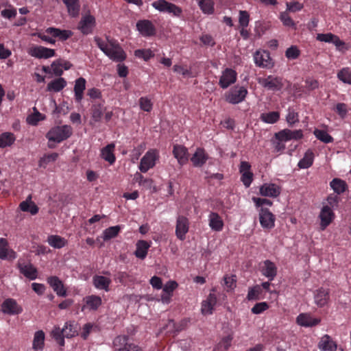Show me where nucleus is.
Returning a JSON list of instances; mask_svg holds the SVG:
<instances>
[{
    "label": "nucleus",
    "mask_w": 351,
    "mask_h": 351,
    "mask_svg": "<svg viewBox=\"0 0 351 351\" xmlns=\"http://www.w3.org/2000/svg\"><path fill=\"white\" fill-rule=\"evenodd\" d=\"M319 217L321 220L320 228L324 230L335 219V213L329 206H324L320 211Z\"/></svg>",
    "instance_id": "9d476101"
},
{
    "label": "nucleus",
    "mask_w": 351,
    "mask_h": 351,
    "mask_svg": "<svg viewBox=\"0 0 351 351\" xmlns=\"http://www.w3.org/2000/svg\"><path fill=\"white\" fill-rule=\"evenodd\" d=\"M110 59L116 62H122L126 58L124 51L119 45H112L106 53Z\"/></svg>",
    "instance_id": "a211bd4d"
},
{
    "label": "nucleus",
    "mask_w": 351,
    "mask_h": 351,
    "mask_svg": "<svg viewBox=\"0 0 351 351\" xmlns=\"http://www.w3.org/2000/svg\"><path fill=\"white\" fill-rule=\"evenodd\" d=\"M47 282L58 296L65 297L66 295V290L58 277L50 276L47 278Z\"/></svg>",
    "instance_id": "f3484780"
},
{
    "label": "nucleus",
    "mask_w": 351,
    "mask_h": 351,
    "mask_svg": "<svg viewBox=\"0 0 351 351\" xmlns=\"http://www.w3.org/2000/svg\"><path fill=\"white\" fill-rule=\"evenodd\" d=\"M91 117L95 122H99L104 113V108L101 104H94L91 106Z\"/></svg>",
    "instance_id": "a19ab883"
},
{
    "label": "nucleus",
    "mask_w": 351,
    "mask_h": 351,
    "mask_svg": "<svg viewBox=\"0 0 351 351\" xmlns=\"http://www.w3.org/2000/svg\"><path fill=\"white\" fill-rule=\"evenodd\" d=\"M66 86V81L63 77H58L50 82L47 86V91L60 92Z\"/></svg>",
    "instance_id": "72a5a7b5"
},
{
    "label": "nucleus",
    "mask_w": 351,
    "mask_h": 351,
    "mask_svg": "<svg viewBox=\"0 0 351 351\" xmlns=\"http://www.w3.org/2000/svg\"><path fill=\"white\" fill-rule=\"evenodd\" d=\"M29 55L38 59H47L55 56L54 49L47 48L43 46H34L28 51Z\"/></svg>",
    "instance_id": "20e7f679"
},
{
    "label": "nucleus",
    "mask_w": 351,
    "mask_h": 351,
    "mask_svg": "<svg viewBox=\"0 0 351 351\" xmlns=\"http://www.w3.org/2000/svg\"><path fill=\"white\" fill-rule=\"evenodd\" d=\"M296 322L300 326L311 327L317 325L320 322V319L313 318L306 313H301L298 316Z\"/></svg>",
    "instance_id": "4be33fe9"
},
{
    "label": "nucleus",
    "mask_w": 351,
    "mask_h": 351,
    "mask_svg": "<svg viewBox=\"0 0 351 351\" xmlns=\"http://www.w3.org/2000/svg\"><path fill=\"white\" fill-rule=\"evenodd\" d=\"M73 134L72 128L68 125L62 126H56L52 128L46 134L49 141L55 143H60L68 138Z\"/></svg>",
    "instance_id": "f257e3e1"
},
{
    "label": "nucleus",
    "mask_w": 351,
    "mask_h": 351,
    "mask_svg": "<svg viewBox=\"0 0 351 351\" xmlns=\"http://www.w3.org/2000/svg\"><path fill=\"white\" fill-rule=\"evenodd\" d=\"M255 64L263 68L270 69L274 66V62L270 57V54L267 51H257L254 55Z\"/></svg>",
    "instance_id": "423d86ee"
},
{
    "label": "nucleus",
    "mask_w": 351,
    "mask_h": 351,
    "mask_svg": "<svg viewBox=\"0 0 351 351\" xmlns=\"http://www.w3.org/2000/svg\"><path fill=\"white\" fill-rule=\"evenodd\" d=\"M47 241L49 244L55 248H62L66 243V240L58 235H50L48 237Z\"/></svg>",
    "instance_id": "37998d69"
},
{
    "label": "nucleus",
    "mask_w": 351,
    "mask_h": 351,
    "mask_svg": "<svg viewBox=\"0 0 351 351\" xmlns=\"http://www.w3.org/2000/svg\"><path fill=\"white\" fill-rule=\"evenodd\" d=\"M261 293V289L259 286H255L251 288L247 293V299L249 300H258V295Z\"/></svg>",
    "instance_id": "0e129e2a"
},
{
    "label": "nucleus",
    "mask_w": 351,
    "mask_h": 351,
    "mask_svg": "<svg viewBox=\"0 0 351 351\" xmlns=\"http://www.w3.org/2000/svg\"><path fill=\"white\" fill-rule=\"evenodd\" d=\"M250 21V15L247 11L239 12V23L242 27H246L248 26Z\"/></svg>",
    "instance_id": "e2e57ef3"
},
{
    "label": "nucleus",
    "mask_w": 351,
    "mask_h": 351,
    "mask_svg": "<svg viewBox=\"0 0 351 351\" xmlns=\"http://www.w3.org/2000/svg\"><path fill=\"white\" fill-rule=\"evenodd\" d=\"M223 280L227 287V291L232 290L236 287L237 277L235 275H231L230 276H226Z\"/></svg>",
    "instance_id": "bf43d9fd"
},
{
    "label": "nucleus",
    "mask_w": 351,
    "mask_h": 351,
    "mask_svg": "<svg viewBox=\"0 0 351 351\" xmlns=\"http://www.w3.org/2000/svg\"><path fill=\"white\" fill-rule=\"evenodd\" d=\"M134 55L139 58H143L145 61H147L151 58L154 56V53L149 49H137L134 51Z\"/></svg>",
    "instance_id": "864d4df0"
},
{
    "label": "nucleus",
    "mask_w": 351,
    "mask_h": 351,
    "mask_svg": "<svg viewBox=\"0 0 351 351\" xmlns=\"http://www.w3.org/2000/svg\"><path fill=\"white\" fill-rule=\"evenodd\" d=\"M18 268L25 277L29 280H35L38 276V270L32 263H22L19 262Z\"/></svg>",
    "instance_id": "dca6fc26"
},
{
    "label": "nucleus",
    "mask_w": 351,
    "mask_h": 351,
    "mask_svg": "<svg viewBox=\"0 0 351 351\" xmlns=\"http://www.w3.org/2000/svg\"><path fill=\"white\" fill-rule=\"evenodd\" d=\"M136 29L145 37L153 36L156 34V27L149 20H140L136 23Z\"/></svg>",
    "instance_id": "0eeeda50"
},
{
    "label": "nucleus",
    "mask_w": 351,
    "mask_h": 351,
    "mask_svg": "<svg viewBox=\"0 0 351 351\" xmlns=\"http://www.w3.org/2000/svg\"><path fill=\"white\" fill-rule=\"evenodd\" d=\"M336 112L341 119H344L348 112L347 105L344 103H338L336 106Z\"/></svg>",
    "instance_id": "774afa93"
},
{
    "label": "nucleus",
    "mask_w": 351,
    "mask_h": 351,
    "mask_svg": "<svg viewBox=\"0 0 351 351\" xmlns=\"http://www.w3.org/2000/svg\"><path fill=\"white\" fill-rule=\"evenodd\" d=\"M20 208L24 212H29L32 215H36L38 212V207L33 202L23 201L20 204Z\"/></svg>",
    "instance_id": "49530a36"
},
{
    "label": "nucleus",
    "mask_w": 351,
    "mask_h": 351,
    "mask_svg": "<svg viewBox=\"0 0 351 351\" xmlns=\"http://www.w3.org/2000/svg\"><path fill=\"white\" fill-rule=\"evenodd\" d=\"M114 145L113 143L108 144L101 149V157L110 164H112L115 161V156L113 153Z\"/></svg>",
    "instance_id": "f704fd0d"
},
{
    "label": "nucleus",
    "mask_w": 351,
    "mask_h": 351,
    "mask_svg": "<svg viewBox=\"0 0 351 351\" xmlns=\"http://www.w3.org/2000/svg\"><path fill=\"white\" fill-rule=\"evenodd\" d=\"M217 303V298L215 294L210 293L207 299L202 302V313L204 315L211 314L213 306Z\"/></svg>",
    "instance_id": "c85d7f7f"
},
{
    "label": "nucleus",
    "mask_w": 351,
    "mask_h": 351,
    "mask_svg": "<svg viewBox=\"0 0 351 351\" xmlns=\"http://www.w3.org/2000/svg\"><path fill=\"white\" fill-rule=\"evenodd\" d=\"M247 93V91L243 86L235 87L226 95V101L232 104H239L245 99Z\"/></svg>",
    "instance_id": "39448f33"
},
{
    "label": "nucleus",
    "mask_w": 351,
    "mask_h": 351,
    "mask_svg": "<svg viewBox=\"0 0 351 351\" xmlns=\"http://www.w3.org/2000/svg\"><path fill=\"white\" fill-rule=\"evenodd\" d=\"M173 154L180 165H185L189 160L188 149L184 145H175L173 149Z\"/></svg>",
    "instance_id": "2eb2a0df"
},
{
    "label": "nucleus",
    "mask_w": 351,
    "mask_h": 351,
    "mask_svg": "<svg viewBox=\"0 0 351 351\" xmlns=\"http://www.w3.org/2000/svg\"><path fill=\"white\" fill-rule=\"evenodd\" d=\"M77 335V331L73 325L70 323H66L64 328H63V337L66 338H71Z\"/></svg>",
    "instance_id": "5fc2aeb1"
},
{
    "label": "nucleus",
    "mask_w": 351,
    "mask_h": 351,
    "mask_svg": "<svg viewBox=\"0 0 351 351\" xmlns=\"http://www.w3.org/2000/svg\"><path fill=\"white\" fill-rule=\"evenodd\" d=\"M300 55V51L296 46H291L285 51V56L289 59L295 60Z\"/></svg>",
    "instance_id": "4d7b16f0"
},
{
    "label": "nucleus",
    "mask_w": 351,
    "mask_h": 351,
    "mask_svg": "<svg viewBox=\"0 0 351 351\" xmlns=\"http://www.w3.org/2000/svg\"><path fill=\"white\" fill-rule=\"evenodd\" d=\"M51 66L52 72L56 76L60 77L62 75L63 70L62 69V67H61L60 60H56V61L53 62Z\"/></svg>",
    "instance_id": "69168bd1"
},
{
    "label": "nucleus",
    "mask_w": 351,
    "mask_h": 351,
    "mask_svg": "<svg viewBox=\"0 0 351 351\" xmlns=\"http://www.w3.org/2000/svg\"><path fill=\"white\" fill-rule=\"evenodd\" d=\"M258 82L264 88L274 91L280 90L283 87L282 78L272 75H269L265 78H258Z\"/></svg>",
    "instance_id": "7ed1b4c3"
},
{
    "label": "nucleus",
    "mask_w": 351,
    "mask_h": 351,
    "mask_svg": "<svg viewBox=\"0 0 351 351\" xmlns=\"http://www.w3.org/2000/svg\"><path fill=\"white\" fill-rule=\"evenodd\" d=\"M93 283L97 289L108 291L111 280L103 276L95 275L93 276Z\"/></svg>",
    "instance_id": "a878e982"
},
{
    "label": "nucleus",
    "mask_w": 351,
    "mask_h": 351,
    "mask_svg": "<svg viewBox=\"0 0 351 351\" xmlns=\"http://www.w3.org/2000/svg\"><path fill=\"white\" fill-rule=\"evenodd\" d=\"M120 230L121 227L119 226H111L106 228L103 232V239L108 241L116 237L119 234Z\"/></svg>",
    "instance_id": "a18cd8bd"
},
{
    "label": "nucleus",
    "mask_w": 351,
    "mask_h": 351,
    "mask_svg": "<svg viewBox=\"0 0 351 351\" xmlns=\"http://www.w3.org/2000/svg\"><path fill=\"white\" fill-rule=\"evenodd\" d=\"M16 138L13 133L4 132L0 135V148L11 146Z\"/></svg>",
    "instance_id": "58836bf2"
},
{
    "label": "nucleus",
    "mask_w": 351,
    "mask_h": 351,
    "mask_svg": "<svg viewBox=\"0 0 351 351\" xmlns=\"http://www.w3.org/2000/svg\"><path fill=\"white\" fill-rule=\"evenodd\" d=\"M152 6L160 12H167L175 16H180L182 13L181 8L166 0L154 1L152 3Z\"/></svg>",
    "instance_id": "f03ea898"
},
{
    "label": "nucleus",
    "mask_w": 351,
    "mask_h": 351,
    "mask_svg": "<svg viewBox=\"0 0 351 351\" xmlns=\"http://www.w3.org/2000/svg\"><path fill=\"white\" fill-rule=\"evenodd\" d=\"M86 88V80L84 77H79L75 82L74 93L75 100L81 101L83 98L84 91Z\"/></svg>",
    "instance_id": "cd10ccee"
},
{
    "label": "nucleus",
    "mask_w": 351,
    "mask_h": 351,
    "mask_svg": "<svg viewBox=\"0 0 351 351\" xmlns=\"http://www.w3.org/2000/svg\"><path fill=\"white\" fill-rule=\"evenodd\" d=\"M280 114L278 112H270L268 113H263L261 115V119L263 121L267 123H275L278 121Z\"/></svg>",
    "instance_id": "de8ad7c7"
},
{
    "label": "nucleus",
    "mask_w": 351,
    "mask_h": 351,
    "mask_svg": "<svg viewBox=\"0 0 351 351\" xmlns=\"http://www.w3.org/2000/svg\"><path fill=\"white\" fill-rule=\"evenodd\" d=\"M45 119V115L42 114L38 111H36L27 117V122L29 125H36L40 121L44 120Z\"/></svg>",
    "instance_id": "3c124183"
},
{
    "label": "nucleus",
    "mask_w": 351,
    "mask_h": 351,
    "mask_svg": "<svg viewBox=\"0 0 351 351\" xmlns=\"http://www.w3.org/2000/svg\"><path fill=\"white\" fill-rule=\"evenodd\" d=\"M330 185L333 191L339 195L345 192L348 189L346 182L339 178H334Z\"/></svg>",
    "instance_id": "4c0bfd02"
},
{
    "label": "nucleus",
    "mask_w": 351,
    "mask_h": 351,
    "mask_svg": "<svg viewBox=\"0 0 351 351\" xmlns=\"http://www.w3.org/2000/svg\"><path fill=\"white\" fill-rule=\"evenodd\" d=\"M87 306L91 310H97L101 305V298L98 295H89L86 298Z\"/></svg>",
    "instance_id": "79ce46f5"
},
{
    "label": "nucleus",
    "mask_w": 351,
    "mask_h": 351,
    "mask_svg": "<svg viewBox=\"0 0 351 351\" xmlns=\"http://www.w3.org/2000/svg\"><path fill=\"white\" fill-rule=\"evenodd\" d=\"M45 32L53 37L58 38L62 41L67 40L73 35V32L71 30H62L56 27H48Z\"/></svg>",
    "instance_id": "b1692460"
},
{
    "label": "nucleus",
    "mask_w": 351,
    "mask_h": 351,
    "mask_svg": "<svg viewBox=\"0 0 351 351\" xmlns=\"http://www.w3.org/2000/svg\"><path fill=\"white\" fill-rule=\"evenodd\" d=\"M155 154L152 152H147L146 154L141 158L139 169L141 172H147L150 168L155 165Z\"/></svg>",
    "instance_id": "412c9836"
},
{
    "label": "nucleus",
    "mask_w": 351,
    "mask_h": 351,
    "mask_svg": "<svg viewBox=\"0 0 351 351\" xmlns=\"http://www.w3.org/2000/svg\"><path fill=\"white\" fill-rule=\"evenodd\" d=\"M276 138L280 141H287L291 139L298 140L302 138L303 134L301 130L292 131L285 129L275 134Z\"/></svg>",
    "instance_id": "9b49d317"
},
{
    "label": "nucleus",
    "mask_w": 351,
    "mask_h": 351,
    "mask_svg": "<svg viewBox=\"0 0 351 351\" xmlns=\"http://www.w3.org/2000/svg\"><path fill=\"white\" fill-rule=\"evenodd\" d=\"M51 335L54 338L60 346L64 345V340L63 337V328L61 330L60 328H55L52 332Z\"/></svg>",
    "instance_id": "6e6d98bb"
},
{
    "label": "nucleus",
    "mask_w": 351,
    "mask_h": 351,
    "mask_svg": "<svg viewBox=\"0 0 351 351\" xmlns=\"http://www.w3.org/2000/svg\"><path fill=\"white\" fill-rule=\"evenodd\" d=\"M329 290L320 288L315 296V303L320 307L325 306L329 300Z\"/></svg>",
    "instance_id": "2f4dec72"
},
{
    "label": "nucleus",
    "mask_w": 351,
    "mask_h": 351,
    "mask_svg": "<svg viewBox=\"0 0 351 351\" xmlns=\"http://www.w3.org/2000/svg\"><path fill=\"white\" fill-rule=\"evenodd\" d=\"M233 337L231 335H229L222 339V340L219 343L217 349L219 351H228L229 348L231 346V341Z\"/></svg>",
    "instance_id": "603ef678"
},
{
    "label": "nucleus",
    "mask_w": 351,
    "mask_h": 351,
    "mask_svg": "<svg viewBox=\"0 0 351 351\" xmlns=\"http://www.w3.org/2000/svg\"><path fill=\"white\" fill-rule=\"evenodd\" d=\"M202 11L206 14L214 13L215 3L213 0H197Z\"/></svg>",
    "instance_id": "ea45409f"
},
{
    "label": "nucleus",
    "mask_w": 351,
    "mask_h": 351,
    "mask_svg": "<svg viewBox=\"0 0 351 351\" xmlns=\"http://www.w3.org/2000/svg\"><path fill=\"white\" fill-rule=\"evenodd\" d=\"M314 134L317 139L325 143H329L333 141V138L325 130L315 129Z\"/></svg>",
    "instance_id": "09e8293b"
},
{
    "label": "nucleus",
    "mask_w": 351,
    "mask_h": 351,
    "mask_svg": "<svg viewBox=\"0 0 351 351\" xmlns=\"http://www.w3.org/2000/svg\"><path fill=\"white\" fill-rule=\"evenodd\" d=\"M237 80V73L231 69H226L219 79V85L222 88H226Z\"/></svg>",
    "instance_id": "4468645a"
},
{
    "label": "nucleus",
    "mask_w": 351,
    "mask_h": 351,
    "mask_svg": "<svg viewBox=\"0 0 351 351\" xmlns=\"http://www.w3.org/2000/svg\"><path fill=\"white\" fill-rule=\"evenodd\" d=\"M337 77L345 84L351 85V72L349 69L343 68L337 73Z\"/></svg>",
    "instance_id": "8fccbe9b"
},
{
    "label": "nucleus",
    "mask_w": 351,
    "mask_h": 351,
    "mask_svg": "<svg viewBox=\"0 0 351 351\" xmlns=\"http://www.w3.org/2000/svg\"><path fill=\"white\" fill-rule=\"evenodd\" d=\"M251 165L248 162H241L239 171L241 173V181L246 187H249L253 180V173L250 171Z\"/></svg>",
    "instance_id": "f8f14e48"
},
{
    "label": "nucleus",
    "mask_w": 351,
    "mask_h": 351,
    "mask_svg": "<svg viewBox=\"0 0 351 351\" xmlns=\"http://www.w3.org/2000/svg\"><path fill=\"white\" fill-rule=\"evenodd\" d=\"M280 18L285 26L292 27L294 29H296L295 23L287 12H285L281 13Z\"/></svg>",
    "instance_id": "13d9d810"
},
{
    "label": "nucleus",
    "mask_w": 351,
    "mask_h": 351,
    "mask_svg": "<svg viewBox=\"0 0 351 351\" xmlns=\"http://www.w3.org/2000/svg\"><path fill=\"white\" fill-rule=\"evenodd\" d=\"M139 105L141 110L150 112L152 109V103L147 97H141L139 99Z\"/></svg>",
    "instance_id": "052dcab7"
},
{
    "label": "nucleus",
    "mask_w": 351,
    "mask_h": 351,
    "mask_svg": "<svg viewBox=\"0 0 351 351\" xmlns=\"http://www.w3.org/2000/svg\"><path fill=\"white\" fill-rule=\"evenodd\" d=\"M313 159L314 154L313 151L308 149L304 157L299 161L298 166L300 169H307L313 165Z\"/></svg>",
    "instance_id": "c9c22d12"
},
{
    "label": "nucleus",
    "mask_w": 351,
    "mask_h": 351,
    "mask_svg": "<svg viewBox=\"0 0 351 351\" xmlns=\"http://www.w3.org/2000/svg\"><path fill=\"white\" fill-rule=\"evenodd\" d=\"M1 311L4 314L18 315L23 311V308L16 301L12 298L5 300L1 304Z\"/></svg>",
    "instance_id": "6e6552de"
},
{
    "label": "nucleus",
    "mask_w": 351,
    "mask_h": 351,
    "mask_svg": "<svg viewBox=\"0 0 351 351\" xmlns=\"http://www.w3.org/2000/svg\"><path fill=\"white\" fill-rule=\"evenodd\" d=\"M128 337L125 335L118 336L113 341V346L117 351H130L129 346L132 344L128 343Z\"/></svg>",
    "instance_id": "c756f323"
},
{
    "label": "nucleus",
    "mask_w": 351,
    "mask_h": 351,
    "mask_svg": "<svg viewBox=\"0 0 351 351\" xmlns=\"http://www.w3.org/2000/svg\"><path fill=\"white\" fill-rule=\"evenodd\" d=\"M8 242L4 238L0 239V258L5 259L8 257Z\"/></svg>",
    "instance_id": "680f3d73"
},
{
    "label": "nucleus",
    "mask_w": 351,
    "mask_h": 351,
    "mask_svg": "<svg viewBox=\"0 0 351 351\" xmlns=\"http://www.w3.org/2000/svg\"><path fill=\"white\" fill-rule=\"evenodd\" d=\"M269 308V305L267 303L263 302L256 304L254 307L252 308V312L254 314H259L265 311Z\"/></svg>",
    "instance_id": "338daca9"
},
{
    "label": "nucleus",
    "mask_w": 351,
    "mask_h": 351,
    "mask_svg": "<svg viewBox=\"0 0 351 351\" xmlns=\"http://www.w3.org/2000/svg\"><path fill=\"white\" fill-rule=\"evenodd\" d=\"M136 249L134 252V255L136 257L143 260L145 258L149 248L150 247V244L144 240H139L136 244Z\"/></svg>",
    "instance_id": "bb28decb"
},
{
    "label": "nucleus",
    "mask_w": 351,
    "mask_h": 351,
    "mask_svg": "<svg viewBox=\"0 0 351 351\" xmlns=\"http://www.w3.org/2000/svg\"><path fill=\"white\" fill-rule=\"evenodd\" d=\"M45 333L43 330L35 332L33 341V348L35 350H43L44 347Z\"/></svg>",
    "instance_id": "c03bdc74"
},
{
    "label": "nucleus",
    "mask_w": 351,
    "mask_h": 351,
    "mask_svg": "<svg viewBox=\"0 0 351 351\" xmlns=\"http://www.w3.org/2000/svg\"><path fill=\"white\" fill-rule=\"evenodd\" d=\"M277 274V267L275 264L269 260L264 262V267L263 269V274L272 280Z\"/></svg>",
    "instance_id": "7c9ffc66"
},
{
    "label": "nucleus",
    "mask_w": 351,
    "mask_h": 351,
    "mask_svg": "<svg viewBox=\"0 0 351 351\" xmlns=\"http://www.w3.org/2000/svg\"><path fill=\"white\" fill-rule=\"evenodd\" d=\"M259 221L263 228L271 229L274 226L275 216L269 209L261 208L259 210Z\"/></svg>",
    "instance_id": "1a4fd4ad"
},
{
    "label": "nucleus",
    "mask_w": 351,
    "mask_h": 351,
    "mask_svg": "<svg viewBox=\"0 0 351 351\" xmlns=\"http://www.w3.org/2000/svg\"><path fill=\"white\" fill-rule=\"evenodd\" d=\"M189 220L184 216H178L176 221V234L180 240L185 239V235L189 231Z\"/></svg>",
    "instance_id": "ddd939ff"
},
{
    "label": "nucleus",
    "mask_w": 351,
    "mask_h": 351,
    "mask_svg": "<svg viewBox=\"0 0 351 351\" xmlns=\"http://www.w3.org/2000/svg\"><path fill=\"white\" fill-rule=\"evenodd\" d=\"M64 3L67 8L69 14L75 17L79 14L80 5L79 0H63Z\"/></svg>",
    "instance_id": "e433bc0d"
},
{
    "label": "nucleus",
    "mask_w": 351,
    "mask_h": 351,
    "mask_svg": "<svg viewBox=\"0 0 351 351\" xmlns=\"http://www.w3.org/2000/svg\"><path fill=\"white\" fill-rule=\"evenodd\" d=\"M319 348L323 351H336L337 344L331 340L328 335H325L319 343Z\"/></svg>",
    "instance_id": "473e14b6"
},
{
    "label": "nucleus",
    "mask_w": 351,
    "mask_h": 351,
    "mask_svg": "<svg viewBox=\"0 0 351 351\" xmlns=\"http://www.w3.org/2000/svg\"><path fill=\"white\" fill-rule=\"evenodd\" d=\"M208 158V156L205 150L202 148H197L191 158V161L194 167H201L206 163Z\"/></svg>",
    "instance_id": "aec40b11"
},
{
    "label": "nucleus",
    "mask_w": 351,
    "mask_h": 351,
    "mask_svg": "<svg viewBox=\"0 0 351 351\" xmlns=\"http://www.w3.org/2000/svg\"><path fill=\"white\" fill-rule=\"evenodd\" d=\"M223 225L221 217L217 213H210L209 215V226L213 230L219 232L223 229Z\"/></svg>",
    "instance_id": "393cba45"
},
{
    "label": "nucleus",
    "mask_w": 351,
    "mask_h": 351,
    "mask_svg": "<svg viewBox=\"0 0 351 351\" xmlns=\"http://www.w3.org/2000/svg\"><path fill=\"white\" fill-rule=\"evenodd\" d=\"M260 193L263 196L276 197L280 195V190L274 184H264L260 188Z\"/></svg>",
    "instance_id": "5701e85b"
},
{
    "label": "nucleus",
    "mask_w": 351,
    "mask_h": 351,
    "mask_svg": "<svg viewBox=\"0 0 351 351\" xmlns=\"http://www.w3.org/2000/svg\"><path fill=\"white\" fill-rule=\"evenodd\" d=\"M95 24V17L92 15H86L81 19L79 23V29L84 34H88L92 32Z\"/></svg>",
    "instance_id": "6ab92c4d"
}]
</instances>
